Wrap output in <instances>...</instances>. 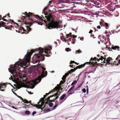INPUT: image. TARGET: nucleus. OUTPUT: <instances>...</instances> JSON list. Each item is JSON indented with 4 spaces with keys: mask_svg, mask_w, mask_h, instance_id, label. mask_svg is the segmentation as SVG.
<instances>
[{
    "mask_svg": "<svg viewBox=\"0 0 120 120\" xmlns=\"http://www.w3.org/2000/svg\"><path fill=\"white\" fill-rule=\"evenodd\" d=\"M52 49L51 46H48L47 47H45L44 49L40 47L37 48L36 50L32 49L30 52H28V54L26 55L27 57H29L31 56L33 53L34 52L36 51H38L39 53L34 55V56L36 59H38L39 60L42 61L45 60L44 56L49 57L50 55L48 53H50V50Z\"/></svg>",
    "mask_w": 120,
    "mask_h": 120,
    "instance_id": "f257e3e1",
    "label": "nucleus"
},
{
    "mask_svg": "<svg viewBox=\"0 0 120 120\" xmlns=\"http://www.w3.org/2000/svg\"><path fill=\"white\" fill-rule=\"evenodd\" d=\"M19 61L16 62L14 65H12L10 68H8L9 71L11 74H13V76L14 77H18L20 76L19 74L21 70H20L21 67L24 69L26 67V64L24 63L23 61L20 59H19Z\"/></svg>",
    "mask_w": 120,
    "mask_h": 120,
    "instance_id": "f03ea898",
    "label": "nucleus"
},
{
    "mask_svg": "<svg viewBox=\"0 0 120 120\" xmlns=\"http://www.w3.org/2000/svg\"><path fill=\"white\" fill-rule=\"evenodd\" d=\"M31 18H29L28 21H25L24 23V24H25L27 25V26H26V29H24V28L21 26V28H20V30H23L24 31H25V34H27L29 33L30 31H31V29L30 27L33 24V23L35 22V21H34L32 19L31 17Z\"/></svg>",
    "mask_w": 120,
    "mask_h": 120,
    "instance_id": "7ed1b4c3",
    "label": "nucleus"
},
{
    "mask_svg": "<svg viewBox=\"0 0 120 120\" xmlns=\"http://www.w3.org/2000/svg\"><path fill=\"white\" fill-rule=\"evenodd\" d=\"M104 59V60L103 62H101V63H103L104 64H102V65H106L107 64L113 65L114 63L111 57H108L107 59L105 57L104 58L103 56H101V58H100L99 59L97 60V61H99L100 60H101V61H102Z\"/></svg>",
    "mask_w": 120,
    "mask_h": 120,
    "instance_id": "20e7f679",
    "label": "nucleus"
},
{
    "mask_svg": "<svg viewBox=\"0 0 120 120\" xmlns=\"http://www.w3.org/2000/svg\"><path fill=\"white\" fill-rule=\"evenodd\" d=\"M61 26L60 24V22L54 21H52L49 24L47 28L49 29L52 28H58L61 27Z\"/></svg>",
    "mask_w": 120,
    "mask_h": 120,
    "instance_id": "39448f33",
    "label": "nucleus"
},
{
    "mask_svg": "<svg viewBox=\"0 0 120 120\" xmlns=\"http://www.w3.org/2000/svg\"><path fill=\"white\" fill-rule=\"evenodd\" d=\"M25 14H24L25 15H26V16H22L23 17L21 19L23 20H25V16L27 17L28 18H30V17H31V18H35L36 19H41V18L40 16H39L38 15H35L34 13H31L30 12H29L28 13L26 12H25Z\"/></svg>",
    "mask_w": 120,
    "mask_h": 120,
    "instance_id": "423d86ee",
    "label": "nucleus"
},
{
    "mask_svg": "<svg viewBox=\"0 0 120 120\" xmlns=\"http://www.w3.org/2000/svg\"><path fill=\"white\" fill-rule=\"evenodd\" d=\"M47 8H44L42 11L43 13L44 12V14L46 15L45 16V18H46L47 20L49 22H50L51 21V19L52 18V15L51 14L49 13L48 12H45V10Z\"/></svg>",
    "mask_w": 120,
    "mask_h": 120,
    "instance_id": "0eeeda50",
    "label": "nucleus"
},
{
    "mask_svg": "<svg viewBox=\"0 0 120 120\" xmlns=\"http://www.w3.org/2000/svg\"><path fill=\"white\" fill-rule=\"evenodd\" d=\"M98 59L96 57H94V58H91L90 60V61L89 62H86L84 64H85V65L86 64H89L90 65H95L97 64V62L96 61H97Z\"/></svg>",
    "mask_w": 120,
    "mask_h": 120,
    "instance_id": "6e6552de",
    "label": "nucleus"
},
{
    "mask_svg": "<svg viewBox=\"0 0 120 120\" xmlns=\"http://www.w3.org/2000/svg\"><path fill=\"white\" fill-rule=\"evenodd\" d=\"M3 21L0 22V24L1 27H4L6 29H8L10 30H11V28L14 27L12 25H10V26H7V25Z\"/></svg>",
    "mask_w": 120,
    "mask_h": 120,
    "instance_id": "1a4fd4ad",
    "label": "nucleus"
},
{
    "mask_svg": "<svg viewBox=\"0 0 120 120\" xmlns=\"http://www.w3.org/2000/svg\"><path fill=\"white\" fill-rule=\"evenodd\" d=\"M85 66V64H82L76 67V68H74V69H71V70L69 71L70 73L73 72L75 71L77 69H80L83 67Z\"/></svg>",
    "mask_w": 120,
    "mask_h": 120,
    "instance_id": "9d476101",
    "label": "nucleus"
},
{
    "mask_svg": "<svg viewBox=\"0 0 120 120\" xmlns=\"http://www.w3.org/2000/svg\"><path fill=\"white\" fill-rule=\"evenodd\" d=\"M7 84V83H0V90L2 91H4V89L6 87Z\"/></svg>",
    "mask_w": 120,
    "mask_h": 120,
    "instance_id": "9b49d317",
    "label": "nucleus"
},
{
    "mask_svg": "<svg viewBox=\"0 0 120 120\" xmlns=\"http://www.w3.org/2000/svg\"><path fill=\"white\" fill-rule=\"evenodd\" d=\"M27 84L29 87L30 88L33 89L34 87V81L33 80L29 81Z\"/></svg>",
    "mask_w": 120,
    "mask_h": 120,
    "instance_id": "f8f14e48",
    "label": "nucleus"
},
{
    "mask_svg": "<svg viewBox=\"0 0 120 120\" xmlns=\"http://www.w3.org/2000/svg\"><path fill=\"white\" fill-rule=\"evenodd\" d=\"M100 24L101 27H102V26H105V28L107 29L108 28L109 25L107 23L105 22H101L100 21Z\"/></svg>",
    "mask_w": 120,
    "mask_h": 120,
    "instance_id": "ddd939ff",
    "label": "nucleus"
},
{
    "mask_svg": "<svg viewBox=\"0 0 120 120\" xmlns=\"http://www.w3.org/2000/svg\"><path fill=\"white\" fill-rule=\"evenodd\" d=\"M60 88V87L59 88V87L58 86H56L53 90H52L51 91H50L48 93H46L45 95L47 96L49 94H50L51 93H52L54 91H56L57 90H59Z\"/></svg>",
    "mask_w": 120,
    "mask_h": 120,
    "instance_id": "4468645a",
    "label": "nucleus"
},
{
    "mask_svg": "<svg viewBox=\"0 0 120 120\" xmlns=\"http://www.w3.org/2000/svg\"><path fill=\"white\" fill-rule=\"evenodd\" d=\"M25 105H26V106H29V107H32L33 106H35L36 108H38V109H39L41 108V107L39 105H38V104H35V105H33V104H31L29 105H26V104H25Z\"/></svg>",
    "mask_w": 120,
    "mask_h": 120,
    "instance_id": "2eb2a0df",
    "label": "nucleus"
},
{
    "mask_svg": "<svg viewBox=\"0 0 120 120\" xmlns=\"http://www.w3.org/2000/svg\"><path fill=\"white\" fill-rule=\"evenodd\" d=\"M45 72L46 73V75H45L44 74H42V75H41V76H39L38 78H37L38 80H39V81H41L42 78L46 76L47 73V71H45Z\"/></svg>",
    "mask_w": 120,
    "mask_h": 120,
    "instance_id": "dca6fc26",
    "label": "nucleus"
},
{
    "mask_svg": "<svg viewBox=\"0 0 120 120\" xmlns=\"http://www.w3.org/2000/svg\"><path fill=\"white\" fill-rule=\"evenodd\" d=\"M40 102H41V104L40 105H39L41 107V108L44 105L45 103V102L44 101V100H42L40 99L39 102L38 103V104Z\"/></svg>",
    "mask_w": 120,
    "mask_h": 120,
    "instance_id": "f3484780",
    "label": "nucleus"
},
{
    "mask_svg": "<svg viewBox=\"0 0 120 120\" xmlns=\"http://www.w3.org/2000/svg\"><path fill=\"white\" fill-rule=\"evenodd\" d=\"M53 96H54V95H51L49 97H48L45 100V101H47L45 103V104L44 105V107H45V104H47L48 102H49V99H50V98L51 97H53Z\"/></svg>",
    "mask_w": 120,
    "mask_h": 120,
    "instance_id": "a211bd4d",
    "label": "nucleus"
},
{
    "mask_svg": "<svg viewBox=\"0 0 120 120\" xmlns=\"http://www.w3.org/2000/svg\"><path fill=\"white\" fill-rule=\"evenodd\" d=\"M74 92L72 90H70L69 91V90L67 92V94L68 95V96H70V95L74 93Z\"/></svg>",
    "mask_w": 120,
    "mask_h": 120,
    "instance_id": "6ab92c4d",
    "label": "nucleus"
},
{
    "mask_svg": "<svg viewBox=\"0 0 120 120\" xmlns=\"http://www.w3.org/2000/svg\"><path fill=\"white\" fill-rule=\"evenodd\" d=\"M111 47L112 49H113L116 50L117 49L118 50H119V49L120 48V47L118 46H113L112 47Z\"/></svg>",
    "mask_w": 120,
    "mask_h": 120,
    "instance_id": "aec40b11",
    "label": "nucleus"
},
{
    "mask_svg": "<svg viewBox=\"0 0 120 120\" xmlns=\"http://www.w3.org/2000/svg\"><path fill=\"white\" fill-rule=\"evenodd\" d=\"M114 63L116 65H118L119 64H120V58L118 60L117 62V61H115L114 62Z\"/></svg>",
    "mask_w": 120,
    "mask_h": 120,
    "instance_id": "412c9836",
    "label": "nucleus"
},
{
    "mask_svg": "<svg viewBox=\"0 0 120 120\" xmlns=\"http://www.w3.org/2000/svg\"><path fill=\"white\" fill-rule=\"evenodd\" d=\"M85 8L86 9L88 10V8H91V6L90 4H85Z\"/></svg>",
    "mask_w": 120,
    "mask_h": 120,
    "instance_id": "4be33fe9",
    "label": "nucleus"
},
{
    "mask_svg": "<svg viewBox=\"0 0 120 120\" xmlns=\"http://www.w3.org/2000/svg\"><path fill=\"white\" fill-rule=\"evenodd\" d=\"M66 94H63L62 95L60 98V100H62L64 99L65 97L66 96Z\"/></svg>",
    "mask_w": 120,
    "mask_h": 120,
    "instance_id": "5701e85b",
    "label": "nucleus"
},
{
    "mask_svg": "<svg viewBox=\"0 0 120 120\" xmlns=\"http://www.w3.org/2000/svg\"><path fill=\"white\" fill-rule=\"evenodd\" d=\"M55 105L53 107V110L55 109L58 106V105L59 103V102H55Z\"/></svg>",
    "mask_w": 120,
    "mask_h": 120,
    "instance_id": "b1692460",
    "label": "nucleus"
},
{
    "mask_svg": "<svg viewBox=\"0 0 120 120\" xmlns=\"http://www.w3.org/2000/svg\"><path fill=\"white\" fill-rule=\"evenodd\" d=\"M60 94V92L58 90L57 91V92L56 93L53 94V95H54V96H59Z\"/></svg>",
    "mask_w": 120,
    "mask_h": 120,
    "instance_id": "393cba45",
    "label": "nucleus"
},
{
    "mask_svg": "<svg viewBox=\"0 0 120 120\" xmlns=\"http://www.w3.org/2000/svg\"><path fill=\"white\" fill-rule=\"evenodd\" d=\"M21 100L23 102L25 103H29V101L26 99H23V98L21 99Z\"/></svg>",
    "mask_w": 120,
    "mask_h": 120,
    "instance_id": "a878e982",
    "label": "nucleus"
},
{
    "mask_svg": "<svg viewBox=\"0 0 120 120\" xmlns=\"http://www.w3.org/2000/svg\"><path fill=\"white\" fill-rule=\"evenodd\" d=\"M66 82V81L63 80L61 81L60 82V83L59 85H58L57 86H59L60 87L61 85L62 84H64L65 82Z\"/></svg>",
    "mask_w": 120,
    "mask_h": 120,
    "instance_id": "bb28decb",
    "label": "nucleus"
},
{
    "mask_svg": "<svg viewBox=\"0 0 120 120\" xmlns=\"http://www.w3.org/2000/svg\"><path fill=\"white\" fill-rule=\"evenodd\" d=\"M25 113L27 115H29L30 113V112L28 110H26L25 112Z\"/></svg>",
    "mask_w": 120,
    "mask_h": 120,
    "instance_id": "cd10ccee",
    "label": "nucleus"
},
{
    "mask_svg": "<svg viewBox=\"0 0 120 120\" xmlns=\"http://www.w3.org/2000/svg\"><path fill=\"white\" fill-rule=\"evenodd\" d=\"M75 86H72V87H71L69 89V91L70 90H72L73 91V90H74V88H75Z\"/></svg>",
    "mask_w": 120,
    "mask_h": 120,
    "instance_id": "c85d7f7f",
    "label": "nucleus"
},
{
    "mask_svg": "<svg viewBox=\"0 0 120 120\" xmlns=\"http://www.w3.org/2000/svg\"><path fill=\"white\" fill-rule=\"evenodd\" d=\"M41 68L42 69V73L43 74L44 73V71H45L46 70V69L45 68L43 67H41Z\"/></svg>",
    "mask_w": 120,
    "mask_h": 120,
    "instance_id": "c756f323",
    "label": "nucleus"
},
{
    "mask_svg": "<svg viewBox=\"0 0 120 120\" xmlns=\"http://www.w3.org/2000/svg\"><path fill=\"white\" fill-rule=\"evenodd\" d=\"M67 77L64 75L63 77L62 78V79L63 80L65 81V79Z\"/></svg>",
    "mask_w": 120,
    "mask_h": 120,
    "instance_id": "7c9ffc66",
    "label": "nucleus"
},
{
    "mask_svg": "<svg viewBox=\"0 0 120 120\" xmlns=\"http://www.w3.org/2000/svg\"><path fill=\"white\" fill-rule=\"evenodd\" d=\"M48 105L49 106L51 107H52L53 105V103L51 102L49 103Z\"/></svg>",
    "mask_w": 120,
    "mask_h": 120,
    "instance_id": "2f4dec72",
    "label": "nucleus"
},
{
    "mask_svg": "<svg viewBox=\"0 0 120 120\" xmlns=\"http://www.w3.org/2000/svg\"><path fill=\"white\" fill-rule=\"evenodd\" d=\"M35 22H37L38 23V24L41 25H42L43 24V23L41 22H38V21H35Z\"/></svg>",
    "mask_w": 120,
    "mask_h": 120,
    "instance_id": "473e14b6",
    "label": "nucleus"
},
{
    "mask_svg": "<svg viewBox=\"0 0 120 120\" xmlns=\"http://www.w3.org/2000/svg\"><path fill=\"white\" fill-rule=\"evenodd\" d=\"M65 50L67 52L70 51L71 50V49H70L69 48H67L65 49Z\"/></svg>",
    "mask_w": 120,
    "mask_h": 120,
    "instance_id": "72a5a7b5",
    "label": "nucleus"
},
{
    "mask_svg": "<svg viewBox=\"0 0 120 120\" xmlns=\"http://www.w3.org/2000/svg\"><path fill=\"white\" fill-rule=\"evenodd\" d=\"M41 19H41V20H43V21L44 22H45L46 24H47V22H48L47 21H46L45 20H46V19H45V20H43V19H42V18L41 17Z\"/></svg>",
    "mask_w": 120,
    "mask_h": 120,
    "instance_id": "f704fd0d",
    "label": "nucleus"
},
{
    "mask_svg": "<svg viewBox=\"0 0 120 120\" xmlns=\"http://www.w3.org/2000/svg\"><path fill=\"white\" fill-rule=\"evenodd\" d=\"M70 72L69 71H68L64 75L66 76V77L69 74H70Z\"/></svg>",
    "mask_w": 120,
    "mask_h": 120,
    "instance_id": "c9c22d12",
    "label": "nucleus"
},
{
    "mask_svg": "<svg viewBox=\"0 0 120 120\" xmlns=\"http://www.w3.org/2000/svg\"><path fill=\"white\" fill-rule=\"evenodd\" d=\"M81 52V51L80 50H78L76 51V54L77 53H79Z\"/></svg>",
    "mask_w": 120,
    "mask_h": 120,
    "instance_id": "e433bc0d",
    "label": "nucleus"
},
{
    "mask_svg": "<svg viewBox=\"0 0 120 120\" xmlns=\"http://www.w3.org/2000/svg\"><path fill=\"white\" fill-rule=\"evenodd\" d=\"M46 95H44V97L41 98V100H44L45 98L46 97Z\"/></svg>",
    "mask_w": 120,
    "mask_h": 120,
    "instance_id": "4c0bfd02",
    "label": "nucleus"
},
{
    "mask_svg": "<svg viewBox=\"0 0 120 120\" xmlns=\"http://www.w3.org/2000/svg\"><path fill=\"white\" fill-rule=\"evenodd\" d=\"M56 99H53V100H49V102H54Z\"/></svg>",
    "mask_w": 120,
    "mask_h": 120,
    "instance_id": "58836bf2",
    "label": "nucleus"
},
{
    "mask_svg": "<svg viewBox=\"0 0 120 120\" xmlns=\"http://www.w3.org/2000/svg\"><path fill=\"white\" fill-rule=\"evenodd\" d=\"M76 83V80L74 81L72 83L71 85L72 86L74 85L75 83Z\"/></svg>",
    "mask_w": 120,
    "mask_h": 120,
    "instance_id": "ea45409f",
    "label": "nucleus"
},
{
    "mask_svg": "<svg viewBox=\"0 0 120 120\" xmlns=\"http://www.w3.org/2000/svg\"><path fill=\"white\" fill-rule=\"evenodd\" d=\"M120 58V55H119L116 59V60H117Z\"/></svg>",
    "mask_w": 120,
    "mask_h": 120,
    "instance_id": "a19ab883",
    "label": "nucleus"
},
{
    "mask_svg": "<svg viewBox=\"0 0 120 120\" xmlns=\"http://www.w3.org/2000/svg\"><path fill=\"white\" fill-rule=\"evenodd\" d=\"M70 66L72 68H73L75 67V65H74V66L73 64H71V65H70Z\"/></svg>",
    "mask_w": 120,
    "mask_h": 120,
    "instance_id": "79ce46f5",
    "label": "nucleus"
},
{
    "mask_svg": "<svg viewBox=\"0 0 120 120\" xmlns=\"http://www.w3.org/2000/svg\"><path fill=\"white\" fill-rule=\"evenodd\" d=\"M82 91L84 93H85L86 91V90L85 88H83L82 89Z\"/></svg>",
    "mask_w": 120,
    "mask_h": 120,
    "instance_id": "37998d69",
    "label": "nucleus"
},
{
    "mask_svg": "<svg viewBox=\"0 0 120 120\" xmlns=\"http://www.w3.org/2000/svg\"><path fill=\"white\" fill-rule=\"evenodd\" d=\"M10 21H11L10 23H11V24H12V23H14L15 22L14 21V20H10Z\"/></svg>",
    "mask_w": 120,
    "mask_h": 120,
    "instance_id": "c03bdc74",
    "label": "nucleus"
},
{
    "mask_svg": "<svg viewBox=\"0 0 120 120\" xmlns=\"http://www.w3.org/2000/svg\"><path fill=\"white\" fill-rule=\"evenodd\" d=\"M93 67H94V66H89V67L86 69V70H87V69H88L89 68H92Z\"/></svg>",
    "mask_w": 120,
    "mask_h": 120,
    "instance_id": "a18cd8bd",
    "label": "nucleus"
},
{
    "mask_svg": "<svg viewBox=\"0 0 120 120\" xmlns=\"http://www.w3.org/2000/svg\"><path fill=\"white\" fill-rule=\"evenodd\" d=\"M75 63V62L74 61L71 60V61L70 64H71L73 63Z\"/></svg>",
    "mask_w": 120,
    "mask_h": 120,
    "instance_id": "49530a36",
    "label": "nucleus"
},
{
    "mask_svg": "<svg viewBox=\"0 0 120 120\" xmlns=\"http://www.w3.org/2000/svg\"><path fill=\"white\" fill-rule=\"evenodd\" d=\"M75 40L74 39H72V43L73 44H74L75 43Z\"/></svg>",
    "mask_w": 120,
    "mask_h": 120,
    "instance_id": "de8ad7c7",
    "label": "nucleus"
},
{
    "mask_svg": "<svg viewBox=\"0 0 120 120\" xmlns=\"http://www.w3.org/2000/svg\"><path fill=\"white\" fill-rule=\"evenodd\" d=\"M90 37H93V38H96L95 37H94V34H91L90 35Z\"/></svg>",
    "mask_w": 120,
    "mask_h": 120,
    "instance_id": "09e8293b",
    "label": "nucleus"
},
{
    "mask_svg": "<svg viewBox=\"0 0 120 120\" xmlns=\"http://www.w3.org/2000/svg\"><path fill=\"white\" fill-rule=\"evenodd\" d=\"M101 25H100V26H97V29H100L101 28Z\"/></svg>",
    "mask_w": 120,
    "mask_h": 120,
    "instance_id": "8fccbe9b",
    "label": "nucleus"
},
{
    "mask_svg": "<svg viewBox=\"0 0 120 120\" xmlns=\"http://www.w3.org/2000/svg\"><path fill=\"white\" fill-rule=\"evenodd\" d=\"M17 87L18 89L20 88L21 87V85H18Z\"/></svg>",
    "mask_w": 120,
    "mask_h": 120,
    "instance_id": "3c124183",
    "label": "nucleus"
},
{
    "mask_svg": "<svg viewBox=\"0 0 120 120\" xmlns=\"http://www.w3.org/2000/svg\"><path fill=\"white\" fill-rule=\"evenodd\" d=\"M4 18L3 17L2 18V19L3 20V21H7V20L5 19H4Z\"/></svg>",
    "mask_w": 120,
    "mask_h": 120,
    "instance_id": "603ef678",
    "label": "nucleus"
},
{
    "mask_svg": "<svg viewBox=\"0 0 120 120\" xmlns=\"http://www.w3.org/2000/svg\"><path fill=\"white\" fill-rule=\"evenodd\" d=\"M70 36V35L69 34H68L66 35V38H68Z\"/></svg>",
    "mask_w": 120,
    "mask_h": 120,
    "instance_id": "864d4df0",
    "label": "nucleus"
},
{
    "mask_svg": "<svg viewBox=\"0 0 120 120\" xmlns=\"http://www.w3.org/2000/svg\"><path fill=\"white\" fill-rule=\"evenodd\" d=\"M93 32V31L91 30H90V31L89 32V33L90 34H91L92 32Z\"/></svg>",
    "mask_w": 120,
    "mask_h": 120,
    "instance_id": "5fc2aeb1",
    "label": "nucleus"
},
{
    "mask_svg": "<svg viewBox=\"0 0 120 120\" xmlns=\"http://www.w3.org/2000/svg\"><path fill=\"white\" fill-rule=\"evenodd\" d=\"M36 113V112L35 111L33 112L32 113V115H34V114Z\"/></svg>",
    "mask_w": 120,
    "mask_h": 120,
    "instance_id": "6e6d98bb",
    "label": "nucleus"
},
{
    "mask_svg": "<svg viewBox=\"0 0 120 120\" xmlns=\"http://www.w3.org/2000/svg\"><path fill=\"white\" fill-rule=\"evenodd\" d=\"M77 37L76 36H75L74 35H73V39H74V38H76Z\"/></svg>",
    "mask_w": 120,
    "mask_h": 120,
    "instance_id": "4d7b16f0",
    "label": "nucleus"
},
{
    "mask_svg": "<svg viewBox=\"0 0 120 120\" xmlns=\"http://www.w3.org/2000/svg\"><path fill=\"white\" fill-rule=\"evenodd\" d=\"M83 39L84 38L83 37H81L80 38V39L82 41H83Z\"/></svg>",
    "mask_w": 120,
    "mask_h": 120,
    "instance_id": "13d9d810",
    "label": "nucleus"
},
{
    "mask_svg": "<svg viewBox=\"0 0 120 120\" xmlns=\"http://www.w3.org/2000/svg\"><path fill=\"white\" fill-rule=\"evenodd\" d=\"M17 96L19 98H20L21 100L22 98H23L17 95Z\"/></svg>",
    "mask_w": 120,
    "mask_h": 120,
    "instance_id": "bf43d9fd",
    "label": "nucleus"
},
{
    "mask_svg": "<svg viewBox=\"0 0 120 120\" xmlns=\"http://www.w3.org/2000/svg\"><path fill=\"white\" fill-rule=\"evenodd\" d=\"M10 15L9 13H8L7 15L9 17H10Z\"/></svg>",
    "mask_w": 120,
    "mask_h": 120,
    "instance_id": "052dcab7",
    "label": "nucleus"
},
{
    "mask_svg": "<svg viewBox=\"0 0 120 120\" xmlns=\"http://www.w3.org/2000/svg\"><path fill=\"white\" fill-rule=\"evenodd\" d=\"M14 24H16L17 26H19V25L17 23L15 22Z\"/></svg>",
    "mask_w": 120,
    "mask_h": 120,
    "instance_id": "680f3d73",
    "label": "nucleus"
},
{
    "mask_svg": "<svg viewBox=\"0 0 120 120\" xmlns=\"http://www.w3.org/2000/svg\"><path fill=\"white\" fill-rule=\"evenodd\" d=\"M59 96H57L56 98H55V99H57L58 98H59Z\"/></svg>",
    "mask_w": 120,
    "mask_h": 120,
    "instance_id": "e2e57ef3",
    "label": "nucleus"
},
{
    "mask_svg": "<svg viewBox=\"0 0 120 120\" xmlns=\"http://www.w3.org/2000/svg\"><path fill=\"white\" fill-rule=\"evenodd\" d=\"M10 20H11V19H8V20H7V21H8L9 22V23H10L11 21H10Z\"/></svg>",
    "mask_w": 120,
    "mask_h": 120,
    "instance_id": "0e129e2a",
    "label": "nucleus"
},
{
    "mask_svg": "<svg viewBox=\"0 0 120 120\" xmlns=\"http://www.w3.org/2000/svg\"><path fill=\"white\" fill-rule=\"evenodd\" d=\"M71 38H69L68 40V41H71Z\"/></svg>",
    "mask_w": 120,
    "mask_h": 120,
    "instance_id": "69168bd1",
    "label": "nucleus"
},
{
    "mask_svg": "<svg viewBox=\"0 0 120 120\" xmlns=\"http://www.w3.org/2000/svg\"><path fill=\"white\" fill-rule=\"evenodd\" d=\"M101 56H100V55L99 54H98L97 55V56L98 57H101Z\"/></svg>",
    "mask_w": 120,
    "mask_h": 120,
    "instance_id": "338daca9",
    "label": "nucleus"
},
{
    "mask_svg": "<svg viewBox=\"0 0 120 120\" xmlns=\"http://www.w3.org/2000/svg\"><path fill=\"white\" fill-rule=\"evenodd\" d=\"M13 93L15 95H16V96H17L18 95L16 94L14 92H13Z\"/></svg>",
    "mask_w": 120,
    "mask_h": 120,
    "instance_id": "774afa93",
    "label": "nucleus"
}]
</instances>
